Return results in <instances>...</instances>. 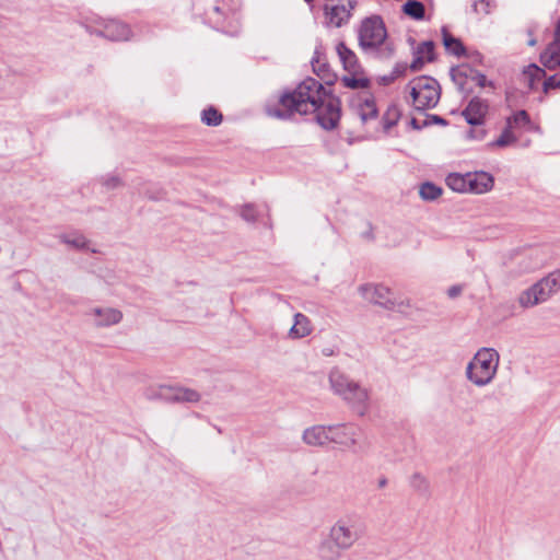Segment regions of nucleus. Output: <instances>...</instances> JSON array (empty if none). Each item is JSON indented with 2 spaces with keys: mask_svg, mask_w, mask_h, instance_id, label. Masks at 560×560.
Returning <instances> with one entry per match:
<instances>
[{
  "mask_svg": "<svg viewBox=\"0 0 560 560\" xmlns=\"http://www.w3.org/2000/svg\"><path fill=\"white\" fill-rule=\"evenodd\" d=\"M506 126L510 129H513L515 132L522 129L528 131L534 129V125L532 124L529 116L525 110H518L512 116L508 117Z\"/></svg>",
  "mask_w": 560,
  "mask_h": 560,
  "instance_id": "24",
  "label": "nucleus"
},
{
  "mask_svg": "<svg viewBox=\"0 0 560 560\" xmlns=\"http://www.w3.org/2000/svg\"><path fill=\"white\" fill-rule=\"evenodd\" d=\"M143 396L149 400L170 402H198L200 400V394L197 390L171 385L148 386L143 392Z\"/></svg>",
  "mask_w": 560,
  "mask_h": 560,
  "instance_id": "8",
  "label": "nucleus"
},
{
  "mask_svg": "<svg viewBox=\"0 0 560 560\" xmlns=\"http://www.w3.org/2000/svg\"><path fill=\"white\" fill-rule=\"evenodd\" d=\"M405 71H406L405 65H397L389 75H384L381 78V82L383 84H390L397 78L401 77L405 73Z\"/></svg>",
  "mask_w": 560,
  "mask_h": 560,
  "instance_id": "34",
  "label": "nucleus"
},
{
  "mask_svg": "<svg viewBox=\"0 0 560 560\" xmlns=\"http://www.w3.org/2000/svg\"><path fill=\"white\" fill-rule=\"evenodd\" d=\"M545 77V70L536 65H529L522 73L523 83L529 89L535 90L538 88L539 82Z\"/></svg>",
  "mask_w": 560,
  "mask_h": 560,
  "instance_id": "23",
  "label": "nucleus"
},
{
  "mask_svg": "<svg viewBox=\"0 0 560 560\" xmlns=\"http://www.w3.org/2000/svg\"><path fill=\"white\" fill-rule=\"evenodd\" d=\"M387 116H392V118H386L384 120V128L387 130L389 129L392 126H394L397 121V113L396 110H393V112H389L387 113Z\"/></svg>",
  "mask_w": 560,
  "mask_h": 560,
  "instance_id": "39",
  "label": "nucleus"
},
{
  "mask_svg": "<svg viewBox=\"0 0 560 560\" xmlns=\"http://www.w3.org/2000/svg\"><path fill=\"white\" fill-rule=\"evenodd\" d=\"M446 185L456 192L468 194L467 173H451L447 175Z\"/></svg>",
  "mask_w": 560,
  "mask_h": 560,
  "instance_id": "25",
  "label": "nucleus"
},
{
  "mask_svg": "<svg viewBox=\"0 0 560 560\" xmlns=\"http://www.w3.org/2000/svg\"><path fill=\"white\" fill-rule=\"evenodd\" d=\"M412 105L417 110L433 108L440 101L441 90L438 81L431 77H418L408 84Z\"/></svg>",
  "mask_w": 560,
  "mask_h": 560,
  "instance_id": "5",
  "label": "nucleus"
},
{
  "mask_svg": "<svg viewBox=\"0 0 560 560\" xmlns=\"http://www.w3.org/2000/svg\"><path fill=\"white\" fill-rule=\"evenodd\" d=\"M500 354L494 348L482 347L477 350L465 369L466 380L481 388L490 385L499 370Z\"/></svg>",
  "mask_w": 560,
  "mask_h": 560,
  "instance_id": "3",
  "label": "nucleus"
},
{
  "mask_svg": "<svg viewBox=\"0 0 560 560\" xmlns=\"http://www.w3.org/2000/svg\"><path fill=\"white\" fill-rule=\"evenodd\" d=\"M560 21L555 24V40L541 54L540 60L545 68L552 70L560 66Z\"/></svg>",
  "mask_w": 560,
  "mask_h": 560,
  "instance_id": "19",
  "label": "nucleus"
},
{
  "mask_svg": "<svg viewBox=\"0 0 560 560\" xmlns=\"http://www.w3.org/2000/svg\"><path fill=\"white\" fill-rule=\"evenodd\" d=\"M311 319L302 313H295L293 316V325L288 331V339L298 340L310 336L313 332Z\"/></svg>",
  "mask_w": 560,
  "mask_h": 560,
  "instance_id": "20",
  "label": "nucleus"
},
{
  "mask_svg": "<svg viewBox=\"0 0 560 560\" xmlns=\"http://www.w3.org/2000/svg\"><path fill=\"white\" fill-rule=\"evenodd\" d=\"M474 10L477 13L488 14L491 10V2L490 0H477L474 3Z\"/></svg>",
  "mask_w": 560,
  "mask_h": 560,
  "instance_id": "36",
  "label": "nucleus"
},
{
  "mask_svg": "<svg viewBox=\"0 0 560 560\" xmlns=\"http://www.w3.org/2000/svg\"><path fill=\"white\" fill-rule=\"evenodd\" d=\"M242 218L247 222H254L257 219L258 212L253 205H245L241 210Z\"/></svg>",
  "mask_w": 560,
  "mask_h": 560,
  "instance_id": "35",
  "label": "nucleus"
},
{
  "mask_svg": "<svg viewBox=\"0 0 560 560\" xmlns=\"http://www.w3.org/2000/svg\"><path fill=\"white\" fill-rule=\"evenodd\" d=\"M468 194L481 195L493 188V177L486 172L467 173Z\"/></svg>",
  "mask_w": 560,
  "mask_h": 560,
  "instance_id": "18",
  "label": "nucleus"
},
{
  "mask_svg": "<svg viewBox=\"0 0 560 560\" xmlns=\"http://www.w3.org/2000/svg\"><path fill=\"white\" fill-rule=\"evenodd\" d=\"M340 61L342 62L346 74L341 78V83L352 90H365L370 85V80L364 70L358 62L355 54L350 50L345 43H339L336 47Z\"/></svg>",
  "mask_w": 560,
  "mask_h": 560,
  "instance_id": "6",
  "label": "nucleus"
},
{
  "mask_svg": "<svg viewBox=\"0 0 560 560\" xmlns=\"http://www.w3.org/2000/svg\"><path fill=\"white\" fill-rule=\"evenodd\" d=\"M462 291H463V288L460 285H453V287L448 288L447 295L451 299H454V298H457L458 295H460Z\"/></svg>",
  "mask_w": 560,
  "mask_h": 560,
  "instance_id": "40",
  "label": "nucleus"
},
{
  "mask_svg": "<svg viewBox=\"0 0 560 560\" xmlns=\"http://www.w3.org/2000/svg\"><path fill=\"white\" fill-rule=\"evenodd\" d=\"M518 136L513 129H510L506 125L500 137L488 143L489 148H506L517 142Z\"/></svg>",
  "mask_w": 560,
  "mask_h": 560,
  "instance_id": "26",
  "label": "nucleus"
},
{
  "mask_svg": "<svg viewBox=\"0 0 560 560\" xmlns=\"http://www.w3.org/2000/svg\"><path fill=\"white\" fill-rule=\"evenodd\" d=\"M387 483H388V481H387V478H386V477H381V478H378V480H377V487H378L380 489L385 488V487L387 486Z\"/></svg>",
  "mask_w": 560,
  "mask_h": 560,
  "instance_id": "43",
  "label": "nucleus"
},
{
  "mask_svg": "<svg viewBox=\"0 0 560 560\" xmlns=\"http://www.w3.org/2000/svg\"><path fill=\"white\" fill-rule=\"evenodd\" d=\"M358 293L364 301L386 310H396L404 304L390 288L381 283H363L358 287Z\"/></svg>",
  "mask_w": 560,
  "mask_h": 560,
  "instance_id": "9",
  "label": "nucleus"
},
{
  "mask_svg": "<svg viewBox=\"0 0 560 560\" xmlns=\"http://www.w3.org/2000/svg\"><path fill=\"white\" fill-rule=\"evenodd\" d=\"M201 121L207 126H219L222 121V115L214 107H208L201 113Z\"/></svg>",
  "mask_w": 560,
  "mask_h": 560,
  "instance_id": "32",
  "label": "nucleus"
},
{
  "mask_svg": "<svg viewBox=\"0 0 560 560\" xmlns=\"http://www.w3.org/2000/svg\"><path fill=\"white\" fill-rule=\"evenodd\" d=\"M560 273L552 272L544 278L526 291H524L518 302L523 307H532L538 303L547 301L553 293L558 291Z\"/></svg>",
  "mask_w": 560,
  "mask_h": 560,
  "instance_id": "10",
  "label": "nucleus"
},
{
  "mask_svg": "<svg viewBox=\"0 0 560 560\" xmlns=\"http://www.w3.org/2000/svg\"><path fill=\"white\" fill-rule=\"evenodd\" d=\"M359 429L351 424L330 425V443L352 447L358 443Z\"/></svg>",
  "mask_w": 560,
  "mask_h": 560,
  "instance_id": "15",
  "label": "nucleus"
},
{
  "mask_svg": "<svg viewBox=\"0 0 560 560\" xmlns=\"http://www.w3.org/2000/svg\"><path fill=\"white\" fill-rule=\"evenodd\" d=\"M320 98V102L317 103V108L310 110V113L316 114V119L324 129H334L340 118L339 101L328 94L327 91L324 92Z\"/></svg>",
  "mask_w": 560,
  "mask_h": 560,
  "instance_id": "11",
  "label": "nucleus"
},
{
  "mask_svg": "<svg viewBox=\"0 0 560 560\" xmlns=\"http://www.w3.org/2000/svg\"><path fill=\"white\" fill-rule=\"evenodd\" d=\"M560 86V79L557 74L550 75L548 79L544 80L542 89L545 93H548L550 89H556Z\"/></svg>",
  "mask_w": 560,
  "mask_h": 560,
  "instance_id": "37",
  "label": "nucleus"
},
{
  "mask_svg": "<svg viewBox=\"0 0 560 560\" xmlns=\"http://www.w3.org/2000/svg\"><path fill=\"white\" fill-rule=\"evenodd\" d=\"M410 486L412 487V489H415L418 493L422 495L429 494L430 482L423 475L419 472H416L411 476Z\"/></svg>",
  "mask_w": 560,
  "mask_h": 560,
  "instance_id": "31",
  "label": "nucleus"
},
{
  "mask_svg": "<svg viewBox=\"0 0 560 560\" xmlns=\"http://www.w3.org/2000/svg\"><path fill=\"white\" fill-rule=\"evenodd\" d=\"M477 83H478V85H479V86H481V88L486 86V84H487L486 75H483V74H478V75H477Z\"/></svg>",
  "mask_w": 560,
  "mask_h": 560,
  "instance_id": "41",
  "label": "nucleus"
},
{
  "mask_svg": "<svg viewBox=\"0 0 560 560\" xmlns=\"http://www.w3.org/2000/svg\"><path fill=\"white\" fill-rule=\"evenodd\" d=\"M386 37V28L380 18L373 16L362 22L359 31V43L363 49L372 50L381 45H385L384 50L386 52L384 55L392 56L394 48L389 43L385 42Z\"/></svg>",
  "mask_w": 560,
  "mask_h": 560,
  "instance_id": "7",
  "label": "nucleus"
},
{
  "mask_svg": "<svg viewBox=\"0 0 560 560\" xmlns=\"http://www.w3.org/2000/svg\"><path fill=\"white\" fill-rule=\"evenodd\" d=\"M102 34L110 40H126L130 37V28L121 22L110 20L104 25Z\"/></svg>",
  "mask_w": 560,
  "mask_h": 560,
  "instance_id": "22",
  "label": "nucleus"
},
{
  "mask_svg": "<svg viewBox=\"0 0 560 560\" xmlns=\"http://www.w3.org/2000/svg\"><path fill=\"white\" fill-rule=\"evenodd\" d=\"M488 103L479 97L472 98L463 110V116L471 126H481L488 113Z\"/></svg>",
  "mask_w": 560,
  "mask_h": 560,
  "instance_id": "17",
  "label": "nucleus"
},
{
  "mask_svg": "<svg viewBox=\"0 0 560 560\" xmlns=\"http://www.w3.org/2000/svg\"><path fill=\"white\" fill-rule=\"evenodd\" d=\"M535 44H536V40H535V39H530V40L528 42V45H529V46H534Z\"/></svg>",
  "mask_w": 560,
  "mask_h": 560,
  "instance_id": "44",
  "label": "nucleus"
},
{
  "mask_svg": "<svg viewBox=\"0 0 560 560\" xmlns=\"http://www.w3.org/2000/svg\"><path fill=\"white\" fill-rule=\"evenodd\" d=\"M364 536L361 521L351 515L337 518L328 528L326 538L317 546L320 560H340Z\"/></svg>",
  "mask_w": 560,
  "mask_h": 560,
  "instance_id": "1",
  "label": "nucleus"
},
{
  "mask_svg": "<svg viewBox=\"0 0 560 560\" xmlns=\"http://www.w3.org/2000/svg\"><path fill=\"white\" fill-rule=\"evenodd\" d=\"M306 2H311L312 0H305Z\"/></svg>",
  "mask_w": 560,
  "mask_h": 560,
  "instance_id": "45",
  "label": "nucleus"
},
{
  "mask_svg": "<svg viewBox=\"0 0 560 560\" xmlns=\"http://www.w3.org/2000/svg\"><path fill=\"white\" fill-rule=\"evenodd\" d=\"M419 195L425 201H433L442 195V188L428 182L420 186Z\"/></svg>",
  "mask_w": 560,
  "mask_h": 560,
  "instance_id": "30",
  "label": "nucleus"
},
{
  "mask_svg": "<svg viewBox=\"0 0 560 560\" xmlns=\"http://www.w3.org/2000/svg\"><path fill=\"white\" fill-rule=\"evenodd\" d=\"M434 59V44L433 42L421 43L413 52V60L410 63L412 71H419L422 69L425 62H430Z\"/></svg>",
  "mask_w": 560,
  "mask_h": 560,
  "instance_id": "21",
  "label": "nucleus"
},
{
  "mask_svg": "<svg viewBox=\"0 0 560 560\" xmlns=\"http://www.w3.org/2000/svg\"><path fill=\"white\" fill-rule=\"evenodd\" d=\"M303 442L308 446L320 447L330 443V425H312L302 434Z\"/></svg>",
  "mask_w": 560,
  "mask_h": 560,
  "instance_id": "16",
  "label": "nucleus"
},
{
  "mask_svg": "<svg viewBox=\"0 0 560 560\" xmlns=\"http://www.w3.org/2000/svg\"><path fill=\"white\" fill-rule=\"evenodd\" d=\"M355 0H326L324 13L328 25L340 27L348 22Z\"/></svg>",
  "mask_w": 560,
  "mask_h": 560,
  "instance_id": "13",
  "label": "nucleus"
},
{
  "mask_svg": "<svg viewBox=\"0 0 560 560\" xmlns=\"http://www.w3.org/2000/svg\"><path fill=\"white\" fill-rule=\"evenodd\" d=\"M325 91L326 89L320 82L307 78L293 92L285 93L280 97L281 108L267 107V113L277 118H288L293 113L310 114V110L317 108V103L320 102Z\"/></svg>",
  "mask_w": 560,
  "mask_h": 560,
  "instance_id": "2",
  "label": "nucleus"
},
{
  "mask_svg": "<svg viewBox=\"0 0 560 560\" xmlns=\"http://www.w3.org/2000/svg\"><path fill=\"white\" fill-rule=\"evenodd\" d=\"M58 237L61 243L75 249H84L88 247L89 244L85 236L78 232L60 234Z\"/></svg>",
  "mask_w": 560,
  "mask_h": 560,
  "instance_id": "27",
  "label": "nucleus"
},
{
  "mask_svg": "<svg viewBox=\"0 0 560 560\" xmlns=\"http://www.w3.org/2000/svg\"><path fill=\"white\" fill-rule=\"evenodd\" d=\"M100 183L106 190H114L122 186L121 178L115 174H106L102 176L100 178Z\"/></svg>",
  "mask_w": 560,
  "mask_h": 560,
  "instance_id": "33",
  "label": "nucleus"
},
{
  "mask_svg": "<svg viewBox=\"0 0 560 560\" xmlns=\"http://www.w3.org/2000/svg\"><path fill=\"white\" fill-rule=\"evenodd\" d=\"M86 316L93 327L97 329L109 328L122 322L124 314L118 307L96 305L88 310Z\"/></svg>",
  "mask_w": 560,
  "mask_h": 560,
  "instance_id": "12",
  "label": "nucleus"
},
{
  "mask_svg": "<svg viewBox=\"0 0 560 560\" xmlns=\"http://www.w3.org/2000/svg\"><path fill=\"white\" fill-rule=\"evenodd\" d=\"M312 65L315 72H320L324 68V65H319L318 60L313 59Z\"/></svg>",
  "mask_w": 560,
  "mask_h": 560,
  "instance_id": "42",
  "label": "nucleus"
},
{
  "mask_svg": "<svg viewBox=\"0 0 560 560\" xmlns=\"http://www.w3.org/2000/svg\"><path fill=\"white\" fill-rule=\"evenodd\" d=\"M486 130L480 128V129H470L468 132H467V137L471 140H482L485 137H486Z\"/></svg>",
  "mask_w": 560,
  "mask_h": 560,
  "instance_id": "38",
  "label": "nucleus"
},
{
  "mask_svg": "<svg viewBox=\"0 0 560 560\" xmlns=\"http://www.w3.org/2000/svg\"><path fill=\"white\" fill-rule=\"evenodd\" d=\"M443 44L448 52L455 56L465 55V48L462 42L453 37L446 30H443Z\"/></svg>",
  "mask_w": 560,
  "mask_h": 560,
  "instance_id": "28",
  "label": "nucleus"
},
{
  "mask_svg": "<svg viewBox=\"0 0 560 560\" xmlns=\"http://www.w3.org/2000/svg\"><path fill=\"white\" fill-rule=\"evenodd\" d=\"M329 383L334 393L341 396L358 415H365L370 399L369 390L365 387L353 382L337 369L330 371Z\"/></svg>",
  "mask_w": 560,
  "mask_h": 560,
  "instance_id": "4",
  "label": "nucleus"
},
{
  "mask_svg": "<svg viewBox=\"0 0 560 560\" xmlns=\"http://www.w3.org/2000/svg\"><path fill=\"white\" fill-rule=\"evenodd\" d=\"M350 106L359 115L363 122L375 118L377 115L375 101L368 92H363L352 97L350 101Z\"/></svg>",
  "mask_w": 560,
  "mask_h": 560,
  "instance_id": "14",
  "label": "nucleus"
},
{
  "mask_svg": "<svg viewBox=\"0 0 560 560\" xmlns=\"http://www.w3.org/2000/svg\"><path fill=\"white\" fill-rule=\"evenodd\" d=\"M402 11L415 20H422L424 18V5L416 0L406 2L402 5Z\"/></svg>",
  "mask_w": 560,
  "mask_h": 560,
  "instance_id": "29",
  "label": "nucleus"
}]
</instances>
